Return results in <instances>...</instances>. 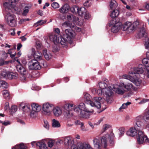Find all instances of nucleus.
Returning a JSON list of instances; mask_svg holds the SVG:
<instances>
[{
  "label": "nucleus",
  "mask_w": 149,
  "mask_h": 149,
  "mask_svg": "<svg viewBox=\"0 0 149 149\" xmlns=\"http://www.w3.org/2000/svg\"><path fill=\"white\" fill-rule=\"evenodd\" d=\"M29 20V19L27 18V19H21L20 21L19 22V24H22L23 22H25L27 21H28Z\"/></svg>",
  "instance_id": "60"
},
{
  "label": "nucleus",
  "mask_w": 149,
  "mask_h": 149,
  "mask_svg": "<svg viewBox=\"0 0 149 149\" xmlns=\"http://www.w3.org/2000/svg\"><path fill=\"white\" fill-rule=\"evenodd\" d=\"M122 84L123 87L128 91L131 90L133 88V85L131 83H127L126 84H125L123 83Z\"/></svg>",
  "instance_id": "33"
},
{
  "label": "nucleus",
  "mask_w": 149,
  "mask_h": 149,
  "mask_svg": "<svg viewBox=\"0 0 149 149\" xmlns=\"http://www.w3.org/2000/svg\"><path fill=\"white\" fill-rule=\"evenodd\" d=\"M43 54L45 58L47 60H49L52 57V55L48 52L46 49H44L43 51Z\"/></svg>",
  "instance_id": "29"
},
{
  "label": "nucleus",
  "mask_w": 149,
  "mask_h": 149,
  "mask_svg": "<svg viewBox=\"0 0 149 149\" xmlns=\"http://www.w3.org/2000/svg\"><path fill=\"white\" fill-rule=\"evenodd\" d=\"M15 29H10V32L11 35L14 36L15 34Z\"/></svg>",
  "instance_id": "62"
},
{
  "label": "nucleus",
  "mask_w": 149,
  "mask_h": 149,
  "mask_svg": "<svg viewBox=\"0 0 149 149\" xmlns=\"http://www.w3.org/2000/svg\"><path fill=\"white\" fill-rule=\"evenodd\" d=\"M29 68V70L39 69L41 67L38 61L36 59H33L30 61L28 63Z\"/></svg>",
  "instance_id": "14"
},
{
  "label": "nucleus",
  "mask_w": 149,
  "mask_h": 149,
  "mask_svg": "<svg viewBox=\"0 0 149 149\" xmlns=\"http://www.w3.org/2000/svg\"><path fill=\"white\" fill-rule=\"evenodd\" d=\"M49 38L50 40L53 42L55 44L59 42V37L56 35L51 34L50 35Z\"/></svg>",
  "instance_id": "23"
},
{
  "label": "nucleus",
  "mask_w": 149,
  "mask_h": 149,
  "mask_svg": "<svg viewBox=\"0 0 149 149\" xmlns=\"http://www.w3.org/2000/svg\"><path fill=\"white\" fill-rule=\"evenodd\" d=\"M137 140L139 144H142L144 142H146L148 140L147 137L143 133L141 130L138 132Z\"/></svg>",
  "instance_id": "16"
},
{
  "label": "nucleus",
  "mask_w": 149,
  "mask_h": 149,
  "mask_svg": "<svg viewBox=\"0 0 149 149\" xmlns=\"http://www.w3.org/2000/svg\"><path fill=\"white\" fill-rule=\"evenodd\" d=\"M18 77V74H16L13 73L12 72H10L8 74V78L12 79H16Z\"/></svg>",
  "instance_id": "37"
},
{
  "label": "nucleus",
  "mask_w": 149,
  "mask_h": 149,
  "mask_svg": "<svg viewBox=\"0 0 149 149\" xmlns=\"http://www.w3.org/2000/svg\"><path fill=\"white\" fill-rule=\"evenodd\" d=\"M30 8V7L27 6H26L24 7L23 9V12L22 13V15L23 16H25L27 15L29 12Z\"/></svg>",
  "instance_id": "42"
},
{
  "label": "nucleus",
  "mask_w": 149,
  "mask_h": 149,
  "mask_svg": "<svg viewBox=\"0 0 149 149\" xmlns=\"http://www.w3.org/2000/svg\"><path fill=\"white\" fill-rule=\"evenodd\" d=\"M37 111L32 110L31 111L30 113V116L32 118H34L37 115Z\"/></svg>",
  "instance_id": "52"
},
{
  "label": "nucleus",
  "mask_w": 149,
  "mask_h": 149,
  "mask_svg": "<svg viewBox=\"0 0 149 149\" xmlns=\"http://www.w3.org/2000/svg\"><path fill=\"white\" fill-rule=\"evenodd\" d=\"M74 31L71 29H66L65 30L63 35L71 42V40L73 39L75 36Z\"/></svg>",
  "instance_id": "17"
},
{
  "label": "nucleus",
  "mask_w": 149,
  "mask_h": 149,
  "mask_svg": "<svg viewBox=\"0 0 149 149\" xmlns=\"http://www.w3.org/2000/svg\"><path fill=\"white\" fill-rule=\"evenodd\" d=\"M17 70L20 74L19 77V79L22 81H24L26 79V75L27 73L26 69L21 65H17L16 67Z\"/></svg>",
  "instance_id": "12"
},
{
  "label": "nucleus",
  "mask_w": 149,
  "mask_h": 149,
  "mask_svg": "<svg viewBox=\"0 0 149 149\" xmlns=\"http://www.w3.org/2000/svg\"><path fill=\"white\" fill-rule=\"evenodd\" d=\"M64 114L65 116L67 118H69L72 116V113L71 112V111L68 110L67 109H65Z\"/></svg>",
  "instance_id": "41"
},
{
  "label": "nucleus",
  "mask_w": 149,
  "mask_h": 149,
  "mask_svg": "<svg viewBox=\"0 0 149 149\" xmlns=\"http://www.w3.org/2000/svg\"><path fill=\"white\" fill-rule=\"evenodd\" d=\"M13 148H15L16 149L18 148L19 149H26L27 147L23 143H21L19 145H17Z\"/></svg>",
  "instance_id": "39"
},
{
  "label": "nucleus",
  "mask_w": 149,
  "mask_h": 149,
  "mask_svg": "<svg viewBox=\"0 0 149 149\" xmlns=\"http://www.w3.org/2000/svg\"><path fill=\"white\" fill-rule=\"evenodd\" d=\"M64 142L65 145L67 146H71V149H78L77 146L74 145V141L73 139L70 136L64 137L62 139L60 140L59 142L61 141Z\"/></svg>",
  "instance_id": "10"
},
{
  "label": "nucleus",
  "mask_w": 149,
  "mask_h": 149,
  "mask_svg": "<svg viewBox=\"0 0 149 149\" xmlns=\"http://www.w3.org/2000/svg\"><path fill=\"white\" fill-rule=\"evenodd\" d=\"M111 127V126L110 125L108 124H105L103 126L102 131L103 133L105 132L106 130H107L109 128Z\"/></svg>",
  "instance_id": "45"
},
{
  "label": "nucleus",
  "mask_w": 149,
  "mask_h": 149,
  "mask_svg": "<svg viewBox=\"0 0 149 149\" xmlns=\"http://www.w3.org/2000/svg\"><path fill=\"white\" fill-rule=\"evenodd\" d=\"M22 110L25 112H29L30 111V108L29 106L26 105L22 107Z\"/></svg>",
  "instance_id": "49"
},
{
  "label": "nucleus",
  "mask_w": 149,
  "mask_h": 149,
  "mask_svg": "<svg viewBox=\"0 0 149 149\" xmlns=\"http://www.w3.org/2000/svg\"><path fill=\"white\" fill-rule=\"evenodd\" d=\"M136 124L134 125V127H131L130 130L127 131L126 132V134L129 136H134L137 134V131L138 132L139 131L143 129V128L139 129L136 127L135 126L136 125Z\"/></svg>",
  "instance_id": "18"
},
{
  "label": "nucleus",
  "mask_w": 149,
  "mask_h": 149,
  "mask_svg": "<svg viewBox=\"0 0 149 149\" xmlns=\"http://www.w3.org/2000/svg\"><path fill=\"white\" fill-rule=\"evenodd\" d=\"M44 123L43 124L44 127L46 130H48L49 128V122L46 120H44Z\"/></svg>",
  "instance_id": "47"
},
{
  "label": "nucleus",
  "mask_w": 149,
  "mask_h": 149,
  "mask_svg": "<svg viewBox=\"0 0 149 149\" xmlns=\"http://www.w3.org/2000/svg\"><path fill=\"white\" fill-rule=\"evenodd\" d=\"M70 42L63 35V37L61 38V37L59 38V42L58 43H60L62 45H66L68 42Z\"/></svg>",
  "instance_id": "26"
},
{
  "label": "nucleus",
  "mask_w": 149,
  "mask_h": 149,
  "mask_svg": "<svg viewBox=\"0 0 149 149\" xmlns=\"http://www.w3.org/2000/svg\"><path fill=\"white\" fill-rule=\"evenodd\" d=\"M54 115L56 117L60 116L62 113V111L61 109L58 107H54L53 105L52 111Z\"/></svg>",
  "instance_id": "22"
},
{
  "label": "nucleus",
  "mask_w": 149,
  "mask_h": 149,
  "mask_svg": "<svg viewBox=\"0 0 149 149\" xmlns=\"http://www.w3.org/2000/svg\"><path fill=\"white\" fill-rule=\"evenodd\" d=\"M73 25L72 24H71L70 22L68 21H66L63 24V26L64 27H69L71 29H72V28L74 27L73 26Z\"/></svg>",
  "instance_id": "43"
},
{
  "label": "nucleus",
  "mask_w": 149,
  "mask_h": 149,
  "mask_svg": "<svg viewBox=\"0 0 149 149\" xmlns=\"http://www.w3.org/2000/svg\"><path fill=\"white\" fill-rule=\"evenodd\" d=\"M91 96L90 95L87 93H86L84 95V99L85 102L88 104H90L91 102Z\"/></svg>",
  "instance_id": "34"
},
{
  "label": "nucleus",
  "mask_w": 149,
  "mask_h": 149,
  "mask_svg": "<svg viewBox=\"0 0 149 149\" xmlns=\"http://www.w3.org/2000/svg\"><path fill=\"white\" fill-rule=\"evenodd\" d=\"M72 22L74 24L79 25V18L75 16H74V18Z\"/></svg>",
  "instance_id": "50"
},
{
  "label": "nucleus",
  "mask_w": 149,
  "mask_h": 149,
  "mask_svg": "<svg viewBox=\"0 0 149 149\" xmlns=\"http://www.w3.org/2000/svg\"><path fill=\"white\" fill-rule=\"evenodd\" d=\"M2 94L4 98L7 100H8L10 99V93L8 90H3L2 91Z\"/></svg>",
  "instance_id": "32"
},
{
  "label": "nucleus",
  "mask_w": 149,
  "mask_h": 149,
  "mask_svg": "<svg viewBox=\"0 0 149 149\" xmlns=\"http://www.w3.org/2000/svg\"><path fill=\"white\" fill-rule=\"evenodd\" d=\"M74 16L73 15L69 14L67 15V18L69 21H72Z\"/></svg>",
  "instance_id": "53"
},
{
  "label": "nucleus",
  "mask_w": 149,
  "mask_h": 149,
  "mask_svg": "<svg viewBox=\"0 0 149 149\" xmlns=\"http://www.w3.org/2000/svg\"><path fill=\"white\" fill-rule=\"evenodd\" d=\"M17 108L16 106H13L11 107V110L12 111L14 112L16 111L17 110Z\"/></svg>",
  "instance_id": "61"
},
{
  "label": "nucleus",
  "mask_w": 149,
  "mask_h": 149,
  "mask_svg": "<svg viewBox=\"0 0 149 149\" xmlns=\"http://www.w3.org/2000/svg\"><path fill=\"white\" fill-rule=\"evenodd\" d=\"M122 84L119 85L115 84L113 86V91L117 94L120 95H123L125 92V91L123 88Z\"/></svg>",
  "instance_id": "15"
},
{
  "label": "nucleus",
  "mask_w": 149,
  "mask_h": 149,
  "mask_svg": "<svg viewBox=\"0 0 149 149\" xmlns=\"http://www.w3.org/2000/svg\"><path fill=\"white\" fill-rule=\"evenodd\" d=\"M9 109V104L8 102H6L5 104L4 109L5 110L8 109Z\"/></svg>",
  "instance_id": "63"
},
{
  "label": "nucleus",
  "mask_w": 149,
  "mask_h": 149,
  "mask_svg": "<svg viewBox=\"0 0 149 149\" xmlns=\"http://www.w3.org/2000/svg\"><path fill=\"white\" fill-rule=\"evenodd\" d=\"M53 105L49 103L43 104L42 106V112L43 114L47 115H50L52 112Z\"/></svg>",
  "instance_id": "11"
},
{
  "label": "nucleus",
  "mask_w": 149,
  "mask_h": 149,
  "mask_svg": "<svg viewBox=\"0 0 149 149\" xmlns=\"http://www.w3.org/2000/svg\"><path fill=\"white\" fill-rule=\"evenodd\" d=\"M91 1H86L84 3V6L86 7H89L91 6Z\"/></svg>",
  "instance_id": "55"
},
{
  "label": "nucleus",
  "mask_w": 149,
  "mask_h": 149,
  "mask_svg": "<svg viewBox=\"0 0 149 149\" xmlns=\"http://www.w3.org/2000/svg\"><path fill=\"white\" fill-rule=\"evenodd\" d=\"M46 21V20H41L38 21L36 24H38L39 25H42L45 23Z\"/></svg>",
  "instance_id": "57"
},
{
  "label": "nucleus",
  "mask_w": 149,
  "mask_h": 149,
  "mask_svg": "<svg viewBox=\"0 0 149 149\" xmlns=\"http://www.w3.org/2000/svg\"><path fill=\"white\" fill-rule=\"evenodd\" d=\"M9 72H7L5 71H3L1 73V76L2 77L6 78V79L8 78V74Z\"/></svg>",
  "instance_id": "51"
},
{
  "label": "nucleus",
  "mask_w": 149,
  "mask_h": 149,
  "mask_svg": "<svg viewBox=\"0 0 149 149\" xmlns=\"http://www.w3.org/2000/svg\"><path fill=\"white\" fill-rule=\"evenodd\" d=\"M0 123H2L3 125L5 126H7L10 124V122L8 121H2L1 120H0Z\"/></svg>",
  "instance_id": "58"
},
{
  "label": "nucleus",
  "mask_w": 149,
  "mask_h": 149,
  "mask_svg": "<svg viewBox=\"0 0 149 149\" xmlns=\"http://www.w3.org/2000/svg\"><path fill=\"white\" fill-rule=\"evenodd\" d=\"M73 26H74V27L72 28V29L74 30V31L78 32H79L81 31V29L80 28L77 27L74 25H73Z\"/></svg>",
  "instance_id": "56"
},
{
  "label": "nucleus",
  "mask_w": 149,
  "mask_h": 149,
  "mask_svg": "<svg viewBox=\"0 0 149 149\" xmlns=\"http://www.w3.org/2000/svg\"><path fill=\"white\" fill-rule=\"evenodd\" d=\"M119 130L120 132V135L123 136L124 133V129L123 128H119Z\"/></svg>",
  "instance_id": "59"
},
{
  "label": "nucleus",
  "mask_w": 149,
  "mask_h": 149,
  "mask_svg": "<svg viewBox=\"0 0 149 149\" xmlns=\"http://www.w3.org/2000/svg\"><path fill=\"white\" fill-rule=\"evenodd\" d=\"M114 137V134L111 132L110 134H107L102 137L100 141L96 138L94 139L93 142L94 149H100L102 146H103L106 148L107 146V139H109L111 143L113 142L112 139Z\"/></svg>",
  "instance_id": "4"
},
{
  "label": "nucleus",
  "mask_w": 149,
  "mask_h": 149,
  "mask_svg": "<svg viewBox=\"0 0 149 149\" xmlns=\"http://www.w3.org/2000/svg\"><path fill=\"white\" fill-rule=\"evenodd\" d=\"M139 77H136L135 75L133 76H131L127 74H124L122 76L123 78L129 80L137 86H140L142 83L141 80L139 78Z\"/></svg>",
  "instance_id": "9"
},
{
  "label": "nucleus",
  "mask_w": 149,
  "mask_h": 149,
  "mask_svg": "<svg viewBox=\"0 0 149 149\" xmlns=\"http://www.w3.org/2000/svg\"><path fill=\"white\" fill-rule=\"evenodd\" d=\"M113 10L110 14V16L112 18H115L118 15L119 12L118 10L114 9Z\"/></svg>",
  "instance_id": "35"
},
{
  "label": "nucleus",
  "mask_w": 149,
  "mask_h": 149,
  "mask_svg": "<svg viewBox=\"0 0 149 149\" xmlns=\"http://www.w3.org/2000/svg\"><path fill=\"white\" fill-rule=\"evenodd\" d=\"M102 100L101 97H95L93 99V101H91L90 104L92 107L100 109L101 107V103L102 102Z\"/></svg>",
  "instance_id": "13"
},
{
  "label": "nucleus",
  "mask_w": 149,
  "mask_h": 149,
  "mask_svg": "<svg viewBox=\"0 0 149 149\" xmlns=\"http://www.w3.org/2000/svg\"><path fill=\"white\" fill-rule=\"evenodd\" d=\"M146 32L145 29L144 28H142L141 29L139 32L137 33V36L139 38H140L143 37H146V35L148 36L147 34H145Z\"/></svg>",
  "instance_id": "27"
},
{
  "label": "nucleus",
  "mask_w": 149,
  "mask_h": 149,
  "mask_svg": "<svg viewBox=\"0 0 149 149\" xmlns=\"http://www.w3.org/2000/svg\"><path fill=\"white\" fill-rule=\"evenodd\" d=\"M36 146H39V149H47L48 148V147L45 142L44 140L37 142Z\"/></svg>",
  "instance_id": "24"
},
{
  "label": "nucleus",
  "mask_w": 149,
  "mask_h": 149,
  "mask_svg": "<svg viewBox=\"0 0 149 149\" xmlns=\"http://www.w3.org/2000/svg\"><path fill=\"white\" fill-rule=\"evenodd\" d=\"M145 46L146 48L149 50V37L148 36L146 35Z\"/></svg>",
  "instance_id": "40"
},
{
  "label": "nucleus",
  "mask_w": 149,
  "mask_h": 149,
  "mask_svg": "<svg viewBox=\"0 0 149 149\" xmlns=\"http://www.w3.org/2000/svg\"><path fill=\"white\" fill-rule=\"evenodd\" d=\"M117 3L115 0H111L110 3V8L111 10L115 9L117 7Z\"/></svg>",
  "instance_id": "31"
},
{
  "label": "nucleus",
  "mask_w": 149,
  "mask_h": 149,
  "mask_svg": "<svg viewBox=\"0 0 149 149\" xmlns=\"http://www.w3.org/2000/svg\"><path fill=\"white\" fill-rule=\"evenodd\" d=\"M0 85L2 87L7 88L8 86L7 83L4 81H0Z\"/></svg>",
  "instance_id": "46"
},
{
  "label": "nucleus",
  "mask_w": 149,
  "mask_h": 149,
  "mask_svg": "<svg viewBox=\"0 0 149 149\" xmlns=\"http://www.w3.org/2000/svg\"><path fill=\"white\" fill-rule=\"evenodd\" d=\"M77 147L78 149H94L88 143L86 142L79 143Z\"/></svg>",
  "instance_id": "20"
},
{
  "label": "nucleus",
  "mask_w": 149,
  "mask_h": 149,
  "mask_svg": "<svg viewBox=\"0 0 149 149\" xmlns=\"http://www.w3.org/2000/svg\"><path fill=\"white\" fill-rule=\"evenodd\" d=\"M135 120L136 121V127L139 129L144 128V124L143 121L146 124H149V109L144 113L143 116H139L136 117Z\"/></svg>",
  "instance_id": "6"
},
{
  "label": "nucleus",
  "mask_w": 149,
  "mask_h": 149,
  "mask_svg": "<svg viewBox=\"0 0 149 149\" xmlns=\"http://www.w3.org/2000/svg\"><path fill=\"white\" fill-rule=\"evenodd\" d=\"M52 6L53 8L56 9L59 7V5L58 3L56 2H54L52 3Z\"/></svg>",
  "instance_id": "54"
},
{
  "label": "nucleus",
  "mask_w": 149,
  "mask_h": 149,
  "mask_svg": "<svg viewBox=\"0 0 149 149\" xmlns=\"http://www.w3.org/2000/svg\"><path fill=\"white\" fill-rule=\"evenodd\" d=\"M148 101V100L146 99H143L139 103V104H143L146 102H147Z\"/></svg>",
  "instance_id": "64"
},
{
  "label": "nucleus",
  "mask_w": 149,
  "mask_h": 149,
  "mask_svg": "<svg viewBox=\"0 0 149 149\" xmlns=\"http://www.w3.org/2000/svg\"><path fill=\"white\" fill-rule=\"evenodd\" d=\"M32 110L37 112L40 111L41 110V107L40 105L36 103H33L31 105Z\"/></svg>",
  "instance_id": "28"
},
{
  "label": "nucleus",
  "mask_w": 149,
  "mask_h": 149,
  "mask_svg": "<svg viewBox=\"0 0 149 149\" xmlns=\"http://www.w3.org/2000/svg\"><path fill=\"white\" fill-rule=\"evenodd\" d=\"M64 108L65 109L69 111H71L73 109L80 117L85 118H89L90 113L93 112L92 109L89 108L84 103H81L79 105H75L74 107L73 104L68 103L65 105Z\"/></svg>",
  "instance_id": "2"
},
{
  "label": "nucleus",
  "mask_w": 149,
  "mask_h": 149,
  "mask_svg": "<svg viewBox=\"0 0 149 149\" xmlns=\"http://www.w3.org/2000/svg\"><path fill=\"white\" fill-rule=\"evenodd\" d=\"M122 26L121 22L116 21L115 19L111 20L109 24V26L111 27V32L113 33H117L120 29H122Z\"/></svg>",
  "instance_id": "8"
},
{
  "label": "nucleus",
  "mask_w": 149,
  "mask_h": 149,
  "mask_svg": "<svg viewBox=\"0 0 149 149\" xmlns=\"http://www.w3.org/2000/svg\"><path fill=\"white\" fill-rule=\"evenodd\" d=\"M129 73L130 74L135 75L136 77H139V74H140V76L141 78L145 79L148 78L146 76V74H147L146 68L144 65L141 64H139L136 68L134 67L131 68Z\"/></svg>",
  "instance_id": "5"
},
{
  "label": "nucleus",
  "mask_w": 149,
  "mask_h": 149,
  "mask_svg": "<svg viewBox=\"0 0 149 149\" xmlns=\"http://www.w3.org/2000/svg\"><path fill=\"white\" fill-rule=\"evenodd\" d=\"M52 126L54 128H59L61 127V125L59 122L57 120L53 119L52 120Z\"/></svg>",
  "instance_id": "30"
},
{
  "label": "nucleus",
  "mask_w": 149,
  "mask_h": 149,
  "mask_svg": "<svg viewBox=\"0 0 149 149\" xmlns=\"http://www.w3.org/2000/svg\"><path fill=\"white\" fill-rule=\"evenodd\" d=\"M131 104V102H128L126 103H123L119 109V111H123V109L127 108V106Z\"/></svg>",
  "instance_id": "38"
},
{
  "label": "nucleus",
  "mask_w": 149,
  "mask_h": 149,
  "mask_svg": "<svg viewBox=\"0 0 149 149\" xmlns=\"http://www.w3.org/2000/svg\"><path fill=\"white\" fill-rule=\"evenodd\" d=\"M18 0H7L3 4L6 14L4 17L7 24L10 26L15 27L17 25V19L13 11Z\"/></svg>",
  "instance_id": "1"
},
{
  "label": "nucleus",
  "mask_w": 149,
  "mask_h": 149,
  "mask_svg": "<svg viewBox=\"0 0 149 149\" xmlns=\"http://www.w3.org/2000/svg\"><path fill=\"white\" fill-rule=\"evenodd\" d=\"M70 8L69 5L67 4L63 5L59 9V11L60 13L62 14L66 13L68 12Z\"/></svg>",
  "instance_id": "25"
},
{
  "label": "nucleus",
  "mask_w": 149,
  "mask_h": 149,
  "mask_svg": "<svg viewBox=\"0 0 149 149\" xmlns=\"http://www.w3.org/2000/svg\"><path fill=\"white\" fill-rule=\"evenodd\" d=\"M98 86L100 89H97L95 88H93L92 90V92L94 94L99 95H102L103 94L105 96L106 100L108 102L110 98L113 94L112 91V90H113V86L109 84L102 82L99 83Z\"/></svg>",
  "instance_id": "3"
},
{
  "label": "nucleus",
  "mask_w": 149,
  "mask_h": 149,
  "mask_svg": "<svg viewBox=\"0 0 149 149\" xmlns=\"http://www.w3.org/2000/svg\"><path fill=\"white\" fill-rule=\"evenodd\" d=\"M142 63L145 65V67L146 68V71L147 72V74H146V76L149 79V59L143 58L142 60Z\"/></svg>",
  "instance_id": "21"
},
{
  "label": "nucleus",
  "mask_w": 149,
  "mask_h": 149,
  "mask_svg": "<svg viewBox=\"0 0 149 149\" xmlns=\"http://www.w3.org/2000/svg\"><path fill=\"white\" fill-rule=\"evenodd\" d=\"M32 55L33 56L34 58L38 60H40L42 59V54L41 52L38 51H36L35 49L33 48L32 49Z\"/></svg>",
  "instance_id": "19"
},
{
  "label": "nucleus",
  "mask_w": 149,
  "mask_h": 149,
  "mask_svg": "<svg viewBox=\"0 0 149 149\" xmlns=\"http://www.w3.org/2000/svg\"><path fill=\"white\" fill-rule=\"evenodd\" d=\"M55 143V141L52 139L49 140L47 143V144L49 147L52 148Z\"/></svg>",
  "instance_id": "48"
},
{
  "label": "nucleus",
  "mask_w": 149,
  "mask_h": 149,
  "mask_svg": "<svg viewBox=\"0 0 149 149\" xmlns=\"http://www.w3.org/2000/svg\"><path fill=\"white\" fill-rule=\"evenodd\" d=\"M78 7L74 6L70 8V10L72 12L76 14L77 13Z\"/></svg>",
  "instance_id": "44"
},
{
  "label": "nucleus",
  "mask_w": 149,
  "mask_h": 149,
  "mask_svg": "<svg viewBox=\"0 0 149 149\" xmlns=\"http://www.w3.org/2000/svg\"><path fill=\"white\" fill-rule=\"evenodd\" d=\"M139 25V22L137 20L133 22H126L122 25V30L123 31L131 32L135 30Z\"/></svg>",
  "instance_id": "7"
},
{
  "label": "nucleus",
  "mask_w": 149,
  "mask_h": 149,
  "mask_svg": "<svg viewBox=\"0 0 149 149\" xmlns=\"http://www.w3.org/2000/svg\"><path fill=\"white\" fill-rule=\"evenodd\" d=\"M86 12V10L84 7H82L79 8L78 7L77 13L79 15L82 16L84 14V13H85Z\"/></svg>",
  "instance_id": "36"
}]
</instances>
